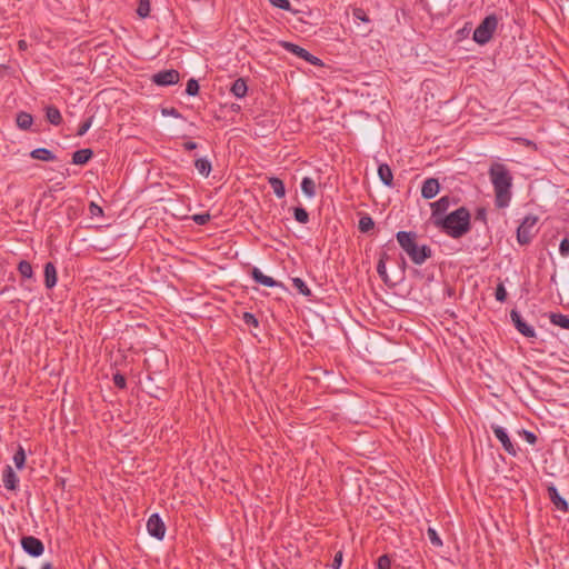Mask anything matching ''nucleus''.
<instances>
[{"label":"nucleus","mask_w":569,"mask_h":569,"mask_svg":"<svg viewBox=\"0 0 569 569\" xmlns=\"http://www.w3.org/2000/svg\"><path fill=\"white\" fill-rule=\"evenodd\" d=\"M489 177L495 190V206L498 209L507 208L511 201L512 177L502 163H493L489 169Z\"/></svg>","instance_id":"nucleus-1"},{"label":"nucleus","mask_w":569,"mask_h":569,"mask_svg":"<svg viewBox=\"0 0 569 569\" xmlns=\"http://www.w3.org/2000/svg\"><path fill=\"white\" fill-rule=\"evenodd\" d=\"M470 211L466 207H460L449 214L436 220V227L447 236L458 239L470 231Z\"/></svg>","instance_id":"nucleus-2"},{"label":"nucleus","mask_w":569,"mask_h":569,"mask_svg":"<svg viewBox=\"0 0 569 569\" xmlns=\"http://www.w3.org/2000/svg\"><path fill=\"white\" fill-rule=\"evenodd\" d=\"M400 248L408 254L415 264H422L432 256V250L427 244L418 243V234L413 231H398L396 233Z\"/></svg>","instance_id":"nucleus-3"},{"label":"nucleus","mask_w":569,"mask_h":569,"mask_svg":"<svg viewBox=\"0 0 569 569\" xmlns=\"http://www.w3.org/2000/svg\"><path fill=\"white\" fill-rule=\"evenodd\" d=\"M497 17L495 14L487 16L481 21V23L475 29L472 39L479 44L487 43L492 38V34L497 29Z\"/></svg>","instance_id":"nucleus-4"},{"label":"nucleus","mask_w":569,"mask_h":569,"mask_svg":"<svg viewBox=\"0 0 569 569\" xmlns=\"http://www.w3.org/2000/svg\"><path fill=\"white\" fill-rule=\"evenodd\" d=\"M538 218L533 214L526 216L520 226L517 229V241L520 244H528L535 233Z\"/></svg>","instance_id":"nucleus-5"},{"label":"nucleus","mask_w":569,"mask_h":569,"mask_svg":"<svg viewBox=\"0 0 569 569\" xmlns=\"http://www.w3.org/2000/svg\"><path fill=\"white\" fill-rule=\"evenodd\" d=\"M282 47L290 53L303 59L305 61L309 62L310 64L312 66H317V67H320L322 66V61L311 54L309 51H307L305 48L298 46V44H295L292 42H282Z\"/></svg>","instance_id":"nucleus-6"},{"label":"nucleus","mask_w":569,"mask_h":569,"mask_svg":"<svg viewBox=\"0 0 569 569\" xmlns=\"http://www.w3.org/2000/svg\"><path fill=\"white\" fill-rule=\"evenodd\" d=\"M21 547L26 553L34 558L40 557L44 551L42 541L33 536L22 537Z\"/></svg>","instance_id":"nucleus-7"},{"label":"nucleus","mask_w":569,"mask_h":569,"mask_svg":"<svg viewBox=\"0 0 569 569\" xmlns=\"http://www.w3.org/2000/svg\"><path fill=\"white\" fill-rule=\"evenodd\" d=\"M491 430L495 433L496 438L500 441L505 451L513 457L517 456L518 448L510 440L506 429L498 425H491Z\"/></svg>","instance_id":"nucleus-8"},{"label":"nucleus","mask_w":569,"mask_h":569,"mask_svg":"<svg viewBox=\"0 0 569 569\" xmlns=\"http://www.w3.org/2000/svg\"><path fill=\"white\" fill-rule=\"evenodd\" d=\"M180 74L174 69L162 70L152 76V82L160 87H167L178 83Z\"/></svg>","instance_id":"nucleus-9"},{"label":"nucleus","mask_w":569,"mask_h":569,"mask_svg":"<svg viewBox=\"0 0 569 569\" xmlns=\"http://www.w3.org/2000/svg\"><path fill=\"white\" fill-rule=\"evenodd\" d=\"M147 530L151 537L162 540L166 535V526L158 513H153L147 521Z\"/></svg>","instance_id":"nucleus-10"},{"label":"nucleus","mask_w":569,"mask_h":569,"mask_svg":"<svg viewBox=\"0 0 569 569\" xmlns=\"http://www.w3.org/2000/svg\"><path fill=\"white\" fill-rule=\"evenodd\" d=\"M510 318H511L513 326L518 330V332L521 333L523 337H526V338H535L536 337L535 329L523 320V318L517 310L513 309L510 311Z\"/></svg>","instance_id":"nucleus-11"},{"label":"nucleus","mask_w":569,"mask_h":569,"mask_svg":"<svg viewBox=\"0 0 569 569\" xmlns=\"http://www.w3.org/2000/svg\"><path fill=\"white\" fill-rule=\"evenodd\" d=\"M450 206V198L448 196L441 197L439 200L432 202L431 207V219L433 224L436 226V220L443 218V213L448 210Z\"/></svg>","instance_id":"nucleus-12"},{"label":"nucleus","mask_w":569,"mask_h":569,"mask_svg":"<svg viewBox=\"0 0 569 569\" xmlns=\"http://www.w3.org/2000/svg\"><path fill=\"white\" fill-rule=\"evenodd\" d=\"M440 191L439 180L436 178H428L423 181L421 187V197L430 200L435 198Z\"/></svg>","instance_id":"nucleus-13"},{"label":"nucleus","mask_w":569,"mask_h":569,"mask_svg":"<svg viewBox=\"0 0 569 569\" xmlns=\"http://www.w3.org/2000/svg\"><path fill=\"white\" fill-rule=\"evenodd\" d=\"M548 497L550 499V501L552 502V505L555 506V508L559 511H562V512H568L569 510V507H568V502L567 500L560 496V493L558 492V489L551 485L548 487Z\"/></svg>","instance_id":"nucleus-14"},{"label":"nucleus","mask_w":569,"mask_h":569,"mask_svg":"<svg viewBox=\"0 0 569 569\" xmlns=\"http://www.w3.org/2000/svg\"><path fill=\"white\" fill-rule=\"evenodd\" d=\"M251 277L257 283L262 284L264 287H281L280 282H278L277 280L269 276L263 274L262 271L257 267H253L251 269Z\"/></svg>","instance_id":"nucleus-15"},{"label":"nucleus","mask_w":569,"mask_h":569,"mask_svg":"<svg viewBox=\"0 0 569 569\" xmlns=\"http://www.w3.org/2000/svg\"><path fill=\"white\" fill-rule=\"evenodd\" d=\"M57 270L52 262L44 264V284L48 289H52L57 284Z\"/></svg>","instance_id":"nucleus-16"},{"label":"nucleus","mask_w":569,"mask_h":569,"mask_svg":"<svg viewBox=\"0 0 569 569\" xmlns=\"http://www.w3.org/2000/svg\"><path fill=\"white\" fill-rule=\"evenodd\" d=\"M19 479L12 468L10 466H7L3 475H2V482L6 489L8 490H14L17 487Z\"/></svg>","instance_id":"nucleus-17"},{"label":"nucleus","mask_w":569,"mask_h":569,"mask_svg":"<svg viewBox=\"0 0 569 569\" xmlns=\"http://www.w3.org/2000/svg\"><path fill=\"white\" fill-rule=\"evenodd\" d=\"M247 91H248V86L243 78H238L237 80H234L230 88V92L236 98H239V99L244 98L247 94Z\"/></svg>","instance_id":"nucleus-18"},{"label":"nucleus","mask_w":569,"mask_h":569,"mask_svg":"<svg viewBox=\"0 0 569 569\" xmlns=\"http://www.w3.org/2000/svg\"><path fill=\"white\" fill-rule=\"evenodd\" d=\"M30 157L41 161H54L57 159L56 154L47 148H37L32 150L30 152Z\"/></svg>","instance_id":"nucleus-19"},{"label":"nucleus","mask_w":569,"mask_h":569,"mask_svg":"<svg viewBox=\"0 0 569 569\" xmlns=\"http://www.w3.org/2000/svg\"><path fill=\"white\" fill-rule=\"evenodd\" d=\"M92 150L91 149H80L73 152L72 154V163L74 164H86L91 158H92Z\"/></svg>","instance_id":"nucleus-20"},{"label":"nucleus","mask_w":569,"mask_h":569,"mask_svg":"<svg viewBox=\"0 0 569 569\" xmlns=\"http://www.w3.org/2000/svg\"><path fill=\"white\" fill-rule=\"evenodd\" d=\"M46 119L53 126H59L62 122V116L60 110L54 106L46 107Z\"/></svg>","instance_id":"nucleus-21"},{"label":"nucleus","mask_w":569,"mask_h":569,"mask_svg":"<svg viewBox=\"0 0 569 569\" xmlns=\"http://www.w3.org/2000/svg\"><path fill=\"white\" fill-rule=\"evenodd\" d=\"M17 127L21 130H29L33 123V118L30 113L20 111L16 117Z\"/></svg>","instance_id":"nucleus-22"},{"label":"nucleus","mask_w":569,"mask_h":569,"mask_svg":"<svg viewBox=\"0 0 569 569\" xmlns=\"http://www.w3.org/2000/svg\"><path fill=\"white\" fill-rule=\"evenodd\" d=\"M550 322L562 329L569 330V317L560 312H550L548 315Z\"/></svg>","instance_id":"nucleus-23"},{"label":"nucleus","mask_w":569,"mask_h":569,"mask_svg":"<svg viewBox=\"0 0 569 569\" xmlns=\"http://www.w3.org/2000/svg\"><path fill=\"white\" fill-rule=\"evenodd\" d=\"M389 259L388 252L386 250H382L378 264H377V271L381 279L388 284L389 278L387 273V261Z\"/></svg>","instance_id":"nucleus-24"},{"label":"nucleus","mask_w":569,"mask_h":569,"mask_svg":"<svg viewBox=\"0 0 569 569\" xmlns=\"http://www.w3.org/2000/svg\"><path fill=\"white\" fill-rule=\"evenodd\" d=\"M194 167L197 171L204 178H207L212 170L211 162L207 158H198L194 161Z\"/></svg>","instance_id":"nucleus-25"},{"label":"nucleus","mask_w":569,"mask_h":569,"mask_svg":"<svg viewBox=\"0 0 569 569\" xmlns=\"http://www.w3.org/2000/svg\"><path fill=\"white\" fill-rule=\"evenodd\" d=\"M269 184L270 187L272 188L274 194L278 197V198H283L284 194H286V188H284V184L282 182V180L278 177H270L269 178Z\"/></svg>","instance_id":"nucleus-26"},{"label":"nucleus","mask_w":569,"mask_h":569,"mask_svg":"<svg viewBox=\"0 0 569 569\" xmlns=\"http://www.w3.org/2000/svg\"><path fill=\"white\" fill-rule=\"evenodd\" d=\"M301 190L302 192L309 197L312 198L316 194V183L310 177H305L301 181Z\"/></svg>","instance_id":"nucleus-27"},{"label":"nucleus","mask_w":569,"mask_h":569,"mask_svg":"<svg viewBox=\"0 0 569 569\" xmlns=\"http://www.w3.org/2000/svg\"><path fill=\"white\" fill-rule=\"evenodd\" d=\"M378 174L386 186H391V167L387 163H381L378 168Z\"/></svg>","instance_id":"nucleus-28"},{"label":"nucleus","mask_w":569,"mask_h":569,"mask_svg":"<svg viewBox=\"0 0 569 569\" xmlns=\"http://www.w3.org/2000/svg\"><path fill=\"white\" fill-rule=\"evenodd\" d=\"M373 227L375 222L370 216L366 214L360 218L358 228L361 232L367 233L372 230Z\"/></svg>","instance_id":"nucleus-29"},{"label":"nucleus","mask_w":569,"mask_h":569,"mask_svg":"<svg viewBox=\"0 0 569 569\" xmlns=\"http://www.w3.org/2000/svg\"><path fill=\"white\" fill-rule=\"evenodd\" d=\"M292 286L295 289H297L299 291V293H301L302 296L305 297H309L311 296V291L310 289L308 288V286L306 284V282L301 279V278H293L292 279Z\"/></svg>","instance_id":"nucleus-30"},{"label":"nucleus","mask_w":569,"mask_h":569,"mask_svg":"<svg viewBox=\"0 0 569 569\" xmlns=\"http://www.w3.org/2000/svg\"><path fill=\"white\" fill-rule=\"evenodd\" d=\"M18 271L23 278L30 279L33 276L32 266L30 262L22 260L18 264Z\"/></svg>","instance_id":"nucleus-31"},{"label":"nucleus","mask_w":569,"mask_h":569,"mask_svg":"<svg viewBox=\"0 0 569 569\" xmlns=\"http://www.w3.org/2000/svg\"><path fill=\"white\" fill-rule=\"evenodd\" d=\"M13 462L18 469H22L24 467L26 453L21 446H19L18 450L13 455Z\"/></svg>","instance_id":"nucleus-32"},{"label":"nucleus","mask_w":569,"mask_h":569,"mask_svg":"<svg viewBox=\"0 0 569 569\" xmlns=\"http://www.w3.org/2000/svg\"><path fill=\"white\" fill-rule=\"evenodd\" d=\"M295 219L300 223H307L309 221V213L302 207H297L293 209Z\"/></svg>","instance_id":"nucleus-33"},{"label":"nucleus","mask_w":569,"mask_h":569,"mask_svg":"<svg viewBox=\"0 0 569 569\" xmlns=\"http://www.w3.org/2000/svg\"><path fill=\"white\" fill-rule=\"evenodd\" d=\"M137 13L141 18L148 17L150 13V1L149 0H139Z\"/></svg>","instance_id":"nucleus-34"},{"label":"nucleus","mask_w":569,"mask_h":569,"mask_svg":"<svg viewBox=\"0 0 569 569\" xmlns=\"http://www.w3.org/2000/svg\"><path fill=\"white\" fill-rule=\"evenodd\" d=\"M186 93L188 96H197L199 93V83L196 79L191 78L188 80Z\"/></svg>","instance_id":"nucleus-35"},{"label":"nucleus","mask_w":569,"mask_h":569,"mask_svg":"<svg viewBox=\"0 0 569 569\" xmlns=\"http://www.w3.org/2000/svg\"><path fill=\"white\" fill-rule=\"evenodd\" d=\"M427 535H428V538H429L431 545H433L435 547L442 546V541L433 528H429L427 530Z\"/></svg>","instance_id":"nucleus-36"},{"label":"nucleus","mask_w":569,"mask_h":569,"mask_svg":"<svg viewBox=\"0 0 569 569\" xmlns=\"http://www.w3.org/2000/svg\"><path fill=\"white\" fill-rule=\"evenodd\" d=\"M495 297L499 302H505L507 299V291L502 282H499L496 287Z\"/></svg>","instance_id":"nucleus-37"},{"label":"nucleus","mask_w":569,"mask_h":569,"mask_svg":"<svg viewBox=\"0 0 569 569\" xmlns=\"http://www.w3.org/2000/svg\"><path fill=\"white\" fill-rule=\"evenodd\" d=\"M92 119H93V117H89L86 121H83L79 126L78 131H77V136L82 137V136H84L88 132V130L92 126Z\"/></svg>","instance_id":"nucleus-38"},{"label":"nucleus","mask_w":569,"mask_h":569,"mask_svg":"<svg viewBox=\"0 0 569 569\" xmlns=\"http://www.w3.org/2000/svg\"><path fill=\"white\" fill-rule=\"evenodd\" d=\"M378 569H390L391 568V558L389 555H382L379 557L377 562Z\"/></svg>","instance_id":"nucleus-39"},{"label":"nucleus","mask_w":569,"mask_h":569,"mask_svg":"<svg viewBox=\"0 0 569 569\" xmlns=\"http://www.w3.org/2000/svg\"><path fill=\"white\" fill-rule=\"evenodd\" d=\"M519 435L530 445H536L538 438L537 436L532 432V431H529V430H521L519 431Z\"/></svg>","instance_id":"nucleus-40"},{"label":"nucleus","mask_w":569,"mask_h":569,"mask_svg":"<svg viewBox=\"0 0 569 569\" xmlns=\"http://www.w3.org/2000/svg\"><path fill=\"white\" fill-rule=\"evenodd\" d=\"M210 214L208 212L206 213H199V214H193L192 216V220L198 224V226H204L209 222L210 220Z\"/></svg>","instance_id":"nucleus-41"},{"label":"nucleus","mask_w":569,"mask_h":569,"mask_svg":"<svg viewBox=\"0 0 569 569\" xmlns=\"http://www.w3.org/2000/svg\"><path fill=\"white\" fill-rule=\"evenodd\" d=\"M112 380L114 386L118 387L119 389H124L127 386L126 377L119 372L113 375Z\"/></svg>","instance_id":"nucleus-42"},{"label":"nucleus","mask_w":569,"mask_h":569,"mask_svg":"<svg viewBox=\"0 0 569 569\" xmlns=\"http://www.w3.org/2000/svg\"><path fill=\"white\" fill-rule=\"evenodd\" d=\"M273 7L282 9V10H290V1L289 0H268Z\"/></svg>","instance_id":"nucleus-43"},{"label":"nucleus","mask_w":569,"mask_h":569,"mask_svg":"<svg viewBox=\"0 0 569 569\" xmlns=\"http://www.w3.org/2000/svg\"><path fill=\"white\" fill-rule=\"evenodd\" d=\"M89 213L92 216V217H101L103 216V210L102 208L97 204L96 202H90L89 204Z\"/></svg>","instance_id":"nucleus-44"},{"label":"nucleus","mask_w":569,"mask_h":569,"mask_svg":"<svg viewBox=\"0 0 569 569\" xmlns=\"http://www.w3.org/2000/svg\"><path fill=\"white\" fill-rule=\"evenodd\" d=\"M243 321L246 322V325L248 326H253V327H258L259 322L257 320V318L250 313V312H244L243 315Z\"/></svg>","instance_id":"nucleus-45"},{"label":"nucleus","mask_w":569,"mask_h":569,"mask_svg":"<svg viewBox=\"0 0 569 569\" xmlns=\"http://www.w3.org/2000/svg\"><path fill=\"white\" fill-rule=\"evenodd\" d=\"M559 252L562 257H567L569 254V239L565 238L561 240L559 244Z\"/></svg>","instance_id":"nucleus-46"},{"label":"nucleus","mask_w":569,"mask_h":569,"mask_svg":"<svg viewBox=\"0 0 569 569\" xmlns=\"http://www.w3.org/2000/svg\"><path fill=\"white\" fill-rule=\"evenodd\" d=\"M475 219L477 221H481L485 224L487 223V210L485 208H478L475 214Z\"/></svg>","instance_id":"nucleus-47"},{"label":"nucleus","mask_w":569,"mask_h":569,"mask_svg":"<svg viewBox=\"0 0 569 569\" xmlns=\"http://www.w3.org/2000/svg\"><path fill=\"white\" fill-rule=\"evenodd\" d=\"M353 17L356 19H358V20L363 21V22H368L369 21L366 12L362 9H360V8H357V9L353 10Z\"/></svg>","instance_id":"nucleus-48"},{"label":"nucleus","mask_w":569,"mask_h":569,"mask_svg":"<svg viewBox=\"0 0 569 569\" xmlns=\"http://www.w3.org/2000/svg\"><path fill=\"white\" fill-rule=\"evenodd\" d=\"M342 563V552L341 551H338L335 557H333V560H332V563H331V567L333 569H339L340 566Z\"/></svg>","instance_id":"nucleus-49"},{"label":"nucleus","mask_w":569,"mask_h":569,"mask_svg":"<svg viewBox=\"0 0 569 569\" xmlns=\"http://www.w3.org/2000/svg\"><path fill=\"white\" fill-rule=\"evenodd\" d=\"M162 114L163 116H171V117H174V118H180L181 117L180 112L177 109H174V108L163 109L162 110Z\"/></svg>","instance_id":"nucleus-50"},{"label":"nucleus","mask_w":569,"mask_h":569,"mask_svg":"<svg viewBox=\"0 0 569 569\" xmlns=\"http://www.w3.org/2000/svg\"><path fill=\"white\" fill-rule=\"evenodd\" d=\"M197 147H198V146H197V143H196V142H193V141H186V142L183 143V148H184L186 150H188V151L194 150V149H197Z\"/></svg>","instance_id":"nucleus-51"},{"label":"nucleus","mask_w":569,"mask_h":569,"mask_svg":"<svg viewBox=\"0 0 569 569\" xmlns=\"http://www.w3.org/2000/svg\"><path fill=\"white\" fill-rule=\"evenodd\" d=\"M18 46L21 50H24L27 48V42L24 40H20Z\"/></svg>","instance_id":"nucleus-52"},{"label":"nucleus","mask_w":569,"mask_h":569,"mask_svg":"<svg viewBox=\"0 0 569 569\" xmlns=\"http://www.w3.org/2000/svg\"><path fill=\"white\" fill-rule=\"evenodd\" d=\"M41 569H52V566H51V563H50V562H47V563H44V565L42 566V568H41Z\"/></svg>","instance_id":"nucleus-53"},{"label":"nucleus","mask_w":569,"mask_h":569,"mask_svg":"<svg viewBox=\"0 0 569 569\" xmlns=\"http://www.w3.org/2000/svg\"><path fill=\"white\" fill-rule=\"evenodd\" d=\"M232 110L233 111H239L240 110V106L239 104H232Z\"/></svg>","instance_id":"nucleus-54"},{"label":"nucleus","mask_w":569,"mask_h":569,"mask_svg":"<svg viewBox=\"0 0 569 569\" xmlns=\"http://www.w3.org/2000/svg\"><path fill=\"white\" fill-rule=\"evenodd\" d=\"M8 291H9V288H8V287H4V288L1 290V292H0V293H1V295H4V293H6V292H8Z\"/></svg>","instance_id":"nucleus-55"},{"label":"nucleus","mask_w":569,"mask_h":569,"mask_svg":"<svg viewBox=\"0 0 569 569\" xmlns=\"http://www.w3.org/2000/svg\"><path fill=\"white\" fill-rule=\"evenodd\" d=\"M19 569H27V568H24V567H20Z\"/></svg>","instance_id":"nucleus-56"}]
</instances>
